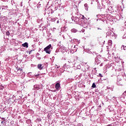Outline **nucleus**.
Returning a JSON list of instances; mask_svg holds the SVG:
<instances>
[{"mask_svg": "<svg viewBox=\"0 0 126 126\" xmlns=\"http://www.w3.org/2000/svg\"><path fill=\"white\" fill-rule=\"evenodd\" d=\"M107 126H111V125H108Z\"/></svg>", "mask_w": 126, "mask_h": 126, "instance_id": "aec40b11", "label": "nucleus"}, {"mask_svg": "<svg viewBox=\"0 0 126 126\" xmlns=\"http://www.w3.org/2000/svg\"><path fill=\"white\" fill-rule=\"evenodd\" d=\"M92 87L93 88H96V85L95 84V83H94L93 84Z\"/></svg>", "mask_w": 126, "mask_h": 126, "instance_id": "6e6552de", "label": "nucleus"}, {"mask_svg": "<svg viewBox=\"0 0 126 126\" xmlns=\"http://www.w3.org/2000/svg\"><path fill=\"white\" fill-rule=\"evenodd\" d=\"M32 52V50H31V51H30V54H31V52Z\"/></svg>", "mask_w": 126, "mask_h": 126, "instance_id": "f3484780", "label": "nucleus"}, {"mask_svg": "<svg viewBox=\"0 0 126 126\" xmlns=\"http://www.w3.org/2000/svg\"><path fill=\"white\" fill-rule=\"evenodd\" d=\"M88 5L87 3H86V4H84V6H85V7H87Z\"/></svg>", "mask_w": 126, "mask_h": 126, "instance_id": "9b49d317", "label": "nucleus"}, {"mask_svg": "<svg viewBox=\"0 0 126 126\" xmlns=\"http://www.w3.org/2000/svg\"><path fill=\"white\" fill-rule=\"evenodd\" d=\"M1 120H2V121H3V122H5V119H4V118H2Z\"/></svg>", "mask_w": 126, "mask_h": 126, "instance_id": "ddd939ff", "label": "nucleus"}, {"mask_svg": "<svg viewBox=\"0 0 126 126\" xmlns=\"http://www.w3.org/2000/svg\"><path fill=\"white\" fill-rule=\"evenodd\" d=\"M71 32H72L73 33H76V32H77V31L75 29H73L71 30Z\"/></svg>", "mask_w": 126, "mask_h": 126, "instance_id": "423d86ee", "label": "nucleus"}, {"mask_svg": "<svg viewBox=\"0 0 126 126\" xmlns=\"http://www.w3.org/2000/svg\"><path fill=\"white\" fill-rule=\"evenodd\" d=\"M6 35H7V36H9V35H10V33L9 32H6Z\"/></svg>", "mask_w": 126, "mask_h": 126, "instance_id": "9d476101", "label": "nucleus"}, {"mask_svg": "<svg viewBox=\"0 0 126 126\" xmlns=\"http://www.w3.org/2000/svg\"><path fill=\"white\" fill-rule=\"evenodd\" d=\"M55 88L56 90H60V88H61V84L60 83H57L55 85Z\"/></svg>", "mask_w": 126, "mask_h": 126, "instance_id": "f03ea898", "label": "nucleus"}, {"mask_svg": "<svg viewBox=\"0 0 126 126\" xmlns=\"http://www.w3.org/2000/svg\"><path fill=\"white\" fill-rule=\"evenodd\" d=\"M108 43L110 46H111L112 45V44H113V42H112V40H108Z\"/></svg>", "mask_w": 126, "mask_h": 126, "instance_id": "0eeeda50", "label": "nucleus"}, {"mask_svg": "<svg viewBox=\"0 0 126 126\" xmlns=\"http://www.w3.org/2000/svg\"><path fill=\"white\" fill-rule=\"evenodd\" d=\"M19 72H22V73L23 72V70L20 68H18L16 74H18V75H19Z\"/></svg>", "mask_w": 126, "mask_h": 126, "instance_id": "7ed1b4c3", "label": "nucleus"}, {"mask_svg": "<svg viewBox=\"0 0 126 126\" xmlns=\"http://www.w3.org/2000/svg\"><path fill=\"white\" fill-rule=\"evenodd\" d=\"M81 19L84 20L85 19V17H84V15H81Z\"/></svg>", "mask_w": 126, "mask_h": 126, "instance_id": "1a4fd4ad", "label": "nucleus"}, {"mask_svg": "<svg viewBox=\"0 0 126 126\" xmlns=\"http://www.w3.org/2000/svg\"><path fill=\"white\" fill-rule=\"evenodd\" d=\"M1 124H3V122L2 121V122H1Z\"/></svg>", "mask_w": 126, "mask_h": 126, "instance_id": "a211bd4d", "label": "nucleus"}, {"mask_svg": "<svg viewBox=\"0 0 126 126\" xmlns=\"http://www.w3.org/2000/svg\"><path fill=\"white\" fill-rule=\"evenodd\" d=\"M124 94H126V91L124 92Z\"/></svg>", "mask_w": 126, "mask_h": 126, "instance_id": "dca6fc26", "label": "nucleus"}, {"mask_svg": "<svg viewBox=\"0 0 126 126\" xmlns=\"http://www.w3.org/2000/svg\"><path fill=\"white\" fill-rule=\"evenodd\" d=\"M37 67L39 69H43V64H38Z\"/></svg>", "mask_w": 126, "mask_h": 126, "instance_id": "39448f33", "label": "nucleus"}, {"mask_svg": "<svg viewBox=\"0 0 126 126\" xmlns=\"http://www.w3.org/2000/svg\"><path fill=\"white\" fill-rule=\"evenodd\" d=\"M24 48H28V43L27 42H25V43L22 45Z\"/></svg>", "mask_w": 126, "mask_h": 126, "instance_id": "20e7f679", "label": "nucleus"}, {"mask_svg": "<svg viewBox=\"0 0 126 126\" xmlns=\"http://www.w3.org/2000/svg\"><path fill=\"white\" fill-rule=\"evenodd\" d=\"M99 76H100V77H103V76L102 75V74H99Z\"/></svg>", "mask_w": 126, "mask_h": 126, "instance_id": "4468645a", "label": "nucleus"}, {"mask_svg": "<svg viewBox=\"0 0 126 126\" xmlns=\"http://www.w3.org/2000/svg\"><path fill=\"white\" fill-rule=\"evenodd\" d=\"M123 47L124 50H126V49H125V48H126V46L125 47V45H123V46H122V48H123Z\"/></svg>", "mask_w": 126, "mask_h": 126, "instance_id": "f8f14e48", "label": "nucleus"}, {"mask_svg": "<svg viewBox=\"0 0 126 126\" xmlns=\"http://www.w3.org/2000/svg\"><path fill=\"white\" fill-rule=\"evenodd\" d=\"M52 47L51 44H49L46 47L44 48V51L46 53V54H51V48Z\"/></svg>", "mask_w": 126, "mask_h": 126, "instance_id": "f257e3e1", "label": "nucleus"}, {"mask_svg": "<svg viewBox=\"0 0 126 126\" xmlns=\"http://www.w3.org/2000/svg\"><path fill=\"white\" fill-rule=\"evenodd\" d=\"M22 73H23V72L22 73V72H19V74H22Z\"/></svg>", "mask_w": 126, "mask_h": 126, "instance_id": "2eb2a0df", "label": "nucleus"}, {"mask_svg": "<svg viewBox=\"0 0 126 126\" xmlns=\"http://www.w3.org/2000/svg\"><path fill=\"white\" fill-rule=\"evenodd\" d=\"M97 29H98V30H99V29H100V30H101V29L97 28Z\"/></svg>", "mask_w": 126, "mask_h": 126, "instance_id": "6ab92c4d", "label": "nucleus"}]
</instances>
